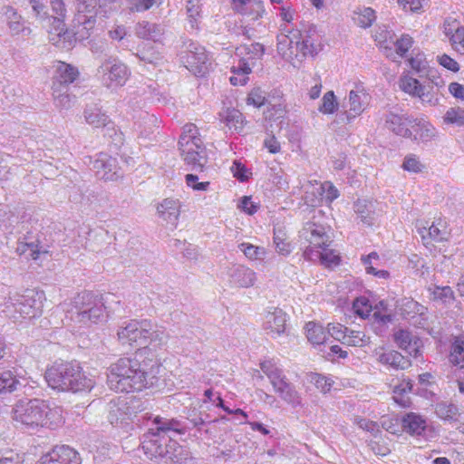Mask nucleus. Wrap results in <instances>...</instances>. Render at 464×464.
I'll use <instances>...</instances> for the list:
<instances>
[{
	"mask_svg": "<svg viewBox=\"0 0 464 464\" xmlns=\"http://www.w3.org/2000/svg\"><path fill=\"white\" fill-rule=\"evenodd\" d=\"M147 354V350H140L133 357H121L111 363L107 372L110 389L130 392L155 386L160 364L158 360Z\"/></svg>",
	"mask_w": 464,
	"mask_h": 464,
	"instance_id": "1",
	"label": "nucleus"
},
{
	"mask_svg": "<svg viewBox=\"0 0 464 464\" xmlns=\"http://www.w3.org/2000/svg\"><path fill=\"white\" fill-rule=\"evenodd\" d=\"M300 189H304L305 196L304 203L296 213L301 216L304 224L298 232V242L303 250V256L305 257L306 250H316L323 246H331L333 239L331 236V227L326 225L324 214L321 209L315 208L318 198L314 191V186L311 181L303 184L299 180Z\"/></svg>",
	"mask_w": 464,
	"mask_h": 464,
	"instance_id": "2",
	"label": "nucleus"
},
{
	"mask_svg": "<svg viewBox=\"0 0 464 464\" xmlns=\"http://www.w3.org/2000/svg\"><path fill=\"white\" fill-rule=\"evenodd\" d=\"M12 419L17 427L29 430L40 427L53 430L63 422L61 408H51L47 401L40 399L17 401L12 409Z\"/></svg>",
	"mask_w": 464,
	"mask_h": 464,
	"instance_id": "3",
	"label": "nucleus"
},
{
	"mask_svg": "<svg viewBox=\"0 0 464 464\" xmlns=\"http://www.w3.org/2000/svg\"><path fill=\"white\" fill-rule=\"evenodd\" d=\"M140 441L144 454L158 464H188V450L170 436L146 431Z\"/></svg>",
	"mask_w": 464,
	"mask_h": 464,
	"instance_id": "4",
	"label": "nucleus"
},
{
	"mask_svg": "<svg viewBox=\"0 0 464 464\" xmlns=\"http://www.w3.org/2000/svg\"><path fill=\"white\" fill-rule=\"evenodd\" d=\"M44 378L51 388L63 392L91 391L94 385V382L87 378L79 363L74 362H55L46 370Z\"/></svg>",
	"mask_w": 464,
	"mask_h": 464,
	"instance_id": "5",
	"label": "nucleus"
},
{
	"mask_svg": "<svg viewBox=\"0 0 464 464\" xmlns=\"http://www.w3.org/2000/svg\"><path fill=\"white\" fill-rule=\"evenodd\" d=\"M72 305L67 313L75 324L89 326L92 324L102 323L107 318L102 298L92 292L79 293L73 298Z\"/></svg>",
	"mask_w": 464,
	"mask_h": 464,
	"instance_id": "6",
	"label": "nucleus"
},
{
	"mask_svg": "<svg viewBox=\"0 0 464 464\" xmlns=\"http://www.w3.org/2000/svg\"><path fill=\"white\" fill-rule=\"evenodd\" d=\"M179 148L183 160L189 169L202 172L208 163V157L195 124L188 123L183 127L179 140Z\"/></svg>",
	"mask_w": 464,
	"mask_h": 464,
	"instance_id": "7",
	"label": "nucleus"
},
{
	"mask_svg": "<svg viewBox=\"0 0 464 464\" xmlns=\"http://www.w3.org/2000/svg\"><path fill=\"white\" fill-rule=\"evenodd\" d=\"M179 60L196 76H204L211 65L205 48L191 40L183 43Z\"/></svg>",
	"mask_w": 464,
	"mask_h": 464,
	"instance_id": "8",
	"label": "nucleus"
},
{
	"mask_svg": "<svg viewBox=\"0 0 464 464\" xmlns=\"http://www.w3.org/2000/svg\"><path fill=\"white\" fill-rule=\"evenodd\" d=\"M130 72L127 65L115 56L104 58L97 69V76L108 87L123 86Z\"/></svg>",
	"mask_w": 464,
	"mask_h": 464,
	"instance_id": "9",
	"label": "nucleus"
},
{
	"mask_svg": "<svg viewBox=\"0 0 464 464\" xmlns=\"http://www.w3.org/2000/svg\"><path fill=\"white\" fill-rule=\"evenodd\" d=\"M44 294L27 289L24 294L9 296L5 303L6 308H14V312L24 318H34L42 313V297Z\"/></svg>",
	"mask_w": 464,
	"mask_h": 464,
	"instance_id": "10",
	"label": "nucleus"
},
{
	"mask_svg": "<svg viewBox=\"0 0 464 464\" xmlns=\"http://www.w3.org/2000/svg\"><path fill=\"white\" fill-rule=\"evenodd\" d=\"M315 27L313 24H302V28H292V44L295 43L296 53L295 61L292 66H300L303 61L308 57H314L318 53L314 45Z\"/></svg>",
	"mask_w": 464,
	"mask_h": 464,
	"instance_id": "11",
	"label": "nucleus"
},
{
	"mask_svg": "<svg viewBox=\"0 0 464 464\" xmlns=\"http://www.w3.org/2000/svg\"><path fill=\"white\" fill-rule=\"evenodd\" d=\"M151 321L130 320L125 325L120 326L117 332L118 339L122 344L147 347V335L150 333Z\"/></svg>",
	"mask_w": 464,
	"mask_h": 464,
	"instance_id": "12",
	"label": "nucleus"
},
{
	"mask_svg": "<svg viewBox=\"0 0 464 464\" xmlns=\"http://www.w3.org/2000/svg\"><path fill=\"white\" fill-rule=\"evenodd\" d=\"M265 53V46L259 43L240 44L236 48L235 55L239 58L237 66L231 68L232 72L249 74L258 60Z\"/></svg>",
	"mask_w": 464,
	"mask_h": 464,
	"instance_id": "13",
	"label": "nucleus"
},
{
	"mask_svg": "<svg viewBox=\"0 0 464 464\" xmlns=\"http://www.w3.org/2000/svg\"><path fill=\"white\" fill-rule=\"evenodd\" d=\"M37 464H81V458L72 448L61 445L44 454Z\"/></svg>",
	"mask_w": 464,
	"mask_h": 464,
	"instance_id": "14",
	"label": "nucleus"
},
{
	"mask_svg": "<svg viewBox=\"0 0 464 464\" xmlns=\"http://www.w3.org/2000/svg\"><path fill=\"white\" fill-rule=\"evenodd\" d=\"M99 0H78L77 14L73 19L74 27L82 26L86 31L93 28Z\"/></svg>",
	"mask_w": 464,
	"mask_h": 464,
	"instance_id": "15",
	"label": "nucleus"
},
{
	"mask_svg": "<svg viewBox=\"0 0 464 464\" xmlns=\"http://www.w3.org/2000/svg\"><path fill=\"white\" fill-rule=\"evenodd\" d=\"M263 372L269 378L276 392L285 401L290 400V385L282 371L271 362L260 364Z\"/></svg>",
	"mask_w": 464,
	"mask_h": 464,
	"instance_id": "16",
	"label": "nucleus"
},
{
	"mask_svg": "<svg viewBox=\"0 0 464 464\" xmlns=\"http://www.w3.org/2000/svg\"><path fill=\"white\" fill-rule=\"evenodd\" d=\"M92 169L105 180H116L121 176L116 159L106 153H100L97 159L92 161Z\"/></svg>",
	"mask_w": 464,
	"mask_h": 464,
	"instance_id": "17",
	"label": "nucleus"
},
{
	"mask_svg": "<svg viewBox=\"0 0 464 464\" xmlns=\"http://www.w3.org/2000/svg\"><path fill=\"white\" fill-rule=\"evenodd\" d=\"M412 122L413 118L407 114H398L392 111L385 114V127L394 134L403 138H411V124Z\"/></svg>",
	"mask_w": 464,
	"mask_h": 464,
	"instance_id": "18",
	"label": "nucleus"
},
{
	"mask_svg": "<svg viewBox=\"0 0 464 464\" xmlns=\"http://www.w3.org/2000/svg\"><path fill=\"white\" fill-rule=\"evenodd\" d=\"M152 424L155 426L150 428L147 431H153L160 435L169 436V433L178 435H184L188 431V427L183 421L175 418H166L161 416H155L152 419Z\"/></svg>",
	"mask_w": 464,
	"mask_h": 464,
	"instance_id": "19",
	"label": "nucleus"
},
{
	"mask_svg": "<svg viewBox=\"0 0 464 464\" xmlns=\"http://www.w3.org/2000/svg\"><path fill=\"white\" fill-rule=\"evenodd\" d=\"M108 420L111 425H118L130 419L133 411L129 405L126 398H115L110 401L107 405Z\"/></svg>",
	"mask_w": 464,
	"mask_h": 464,
	"instance_id": "20",
	"label": "nucleus"
},
{
	"mask_svg": "<svg viewBox=\"0 0 464 464\" xmlns=\"http://www.w3.org/2000/svg\"><path fill=\"white\" fill-rule=\"evenodd\" d=\"M78 76L79 72L76 67L59 62L53 79L52 90H58V88L69 89V84L72 83Z\"/></svg>",
	"mask_w": 464,
	"mask_h": 464,
	"instance_id": "21",
	"label": "nucleus"
},
{
	"mask_svg": "<svg viewBox=\"0 0 464 464\" xmlns=\"http://www.w3.org/2000/svg\"><path fill=\"white\" fill-rule=\"evenodd\" d=\"M280 14L284 20V24L280 25V33L276 36V51L278 55L285 61H288L290 58V29L288 28L287 23L290 22V18H288V11L285 8H282Z\"/></svg>",
	"mask_w": 464,
	"mask_h": 464,
	"instance_id": "22",
	"label": "nucleus"
},
{
	"mask_svg": "<svg viewBox=\"0 0 464 464\" xmlns=\"http://www.w3.org/2000/svg\"><path fill=\"white\" fill-rule=\"evenodd\" d=\"M331 246H323L316 250H306L305 259L310 261H320L326 266H337L340 263L339 254Z\"/></svg>",
	"mask_w": 464,
	"mask_h": 464,
	"instance_id": "23",
	"label": "nucleus"
},
{
	"mask_svg": "<svg viewBox=\"0 0 464 464\" xmlns=\"http://www.w3.org/2000/svg\"><path fill=\"white\" fill-rule=\"evenodd\" d=\"M393 338L398 347L406 351L411 356L417 358L420 355V340L411 332L400 329L394 333Z\"/></svg>",
	"mask_w": 464,
	"mask_h": 464,
	"instance_id": "24",
	"label": "nucleus"
},
{
	"mask_svg": "<svg viewBox=\"0 0 464 464\" xmlns=\"http://www.w3.org/2000/svg\"><path fill=\"white\" fill-rule=\"evenodd\" d=\"M164 33V27L160 24L149 21L139 22L135 26V34L139 38L150 40L155 43L161 40Z\"/></svg>",
	"mask_w": 464,
	"mask_h": 464,
	"instance_id": "25",
	"label": "nucleus"
},
{
	"mask_svg": "<svg viewBox=\"0 0 464 464\" xmlns=\"http://www.w3.org/2000/svg\"><path fill=\"white\" fill-rule=\"evenodd\" d=\"M365 98V93L351 91L349 93V111H344L339 116L340 121L349 123L353 119L360 115L364 111Z\"/></svg>",
	"mask_w": 464,
	"mask_h": 464,
	"instance_id": "26",
	"label": "nucleus"
},
{
	"mask_svg": "<svg viewBox=\"0 0 464 464\" xmlns=\"http://www.w3.org/2000/svg\"><path fill=\"white\" fill-rule=\"evenodd\" d=\"M401 427L403 431L411 436H420L425 431L427 423L420 414L409 412L401 418Z\"/></svg>",
	"mask_w": 464,
	"mask_h": 464,
	"instance_id": "27",
	"label": "nucleus"
},
{
	"mask_svg": "<svg viewBox=\"0 0 464 464\" xmlns=\"http://www.w3.org/2000/svg\"><path fill=\"white\" fill-rule=\"evenodd\" d=\"M411 130L412 131L411 139L414 141L428 142L436 135L435 128L430 122L420 119L413 118Z\"/></svg>",
	"mask_w": 464,
	"mask_h": 464,
	"instance_id": "28",
	"label": "nucleus"
},
{
	"mask_svg": "<svg viewBox=\"0 0 464 464\" xmlns=\"http://www.w3.org/2000/svg\"><path fill=\"white\" fill-rule=\"evenodd\" d=\"M158 213L160 218L169 224L172 227H176L179 217V203L178 200L166 198L158 206Z\"/></svg>",
	"mask_w": 464,
	"mask_h": 464,
	"instance_id": "29",
	"label": "nucleus"
},
{
	"mask_svg": "<svg viewBox=\"0 0 464 464\" xmlns=\"http://www.w3.org/2000/svg\"><path fill=\"white\" fill-rule=\"evenodd\" d=\"M85 121L94 127H106L111 123L109 116L97 104L87 105L83 111Z\"/></svg>",
	"mask_w": 464,
	"mask_h": 464,
	"instance_id": "30",
	"label": "nucleus"
},
{
	"mask_svg": "<svg viewBox=\"0 0 464 464\" xmlns=\"http://www.w3.org/2000/svg\"><path fill=\"white\" fill-rule=\"evenodd\" d=\"M232 283L240 287H250L254 285L256 276V273L244 266H237L234 267L230 273Z\"/></svg>",
	"mask_w": 464,
	"mask_h": 464,
	"instance_id": "31",
	"label": "nucleus"
},
{
	"mask_svg": "<svg viewBox=\"0 0 464 464\" xmlns=\"http://www.w3.org/2000/svg\"><path fill=\"white\" fill-rule=\"evenodd\" d=\"M25 386L14 372L6 370L0 372V395L14 392Z\"/></svg>",
	"mask_w": 464,
	"mask_h": 464,
	"instance_id": "32",
	"label": "nucleus"
},
{
	"mask_svg": "<svg viewBox=\"0 0 464 464\" xmlns=\"http://www.w3.org/2000/svg\"><path fill=\"white\" fill-rule=\"evenodd\" d=\"M286 314L281 309H276L266 316L265 328L271 333L280 335L285 330Z\"/></svg>",
	"mask_w": 464,
	"mask_h": 464,
	"instance_id": "33",
	"label": "nucleus"
},
{
	"mask_svg": "<svg viewBox=\"0 0 464 464\" xmlns=\"http://www.w3.org/2000/svg\"><path fill=\"white\" fill-rule=\"evenodd\" d=\"M434 411L439 419L449 422L458 421L459 417L461 415L459 407L456 404L448 401L437 402L435 404Z\"/></svg>",
	"mask_w": 464,
	"mask_h": 464,
	"instance_id": "34",
	"label": "nucleus"
},
{
	"mask_svg": "<svg viewBox=\"0 0 464 464\" xmlns=\"http://www.w3.org/2000/svg\"><path fill=\"white\" fill-rule=\"evenodd\" d=\"M220 120L231 130L239 132L243 130L245 118L238 110L227 108L219 113Z\"/></svg>",
	"mask_w": 464,
	"mask_h": 464,
	"instance_id": "35",
	"label": "nucleus"
},
{
	"mask_svg": "<svg viewBox=\"0 0 464 464\" xmlns=\"http://www.w3.org/2000/svg\"><path fill=\"white\" fill-rule=\"evenodd\" d=\"M27 251L33 259H37L40 254L47 252L40 246L38 239H34L30 236H24L23 238L20 237L18 239L17 252L25 254Z\"/></svg>",
	"mask_w": 464,
	"mask_h": 464,
	"instance_id": "36",
	"label": "nucleus"
},
{
	"mask_svg": "<svg viewBox=\"0 0 464 464\" xmlns=\"http://www.w3.org/2000/svg\"><path fill=\"white\" fill-rule=\"evenodd\" d=\"M274 244L277 253L287 256L290 253V240L286 227L276 224L274 227Z\"/></svg>",
	"mask_w": 464,
	"mask_h": 464,
	"instance_id": "37",
	"label": "nucleus"
},
{
	"mask_svg": "<svg viewBox=\"0 0 464 464\" xmlns=\"http://www.w3.org/2000/svg\"><path fill=\"white\" fill-rule=\"evenodd\" d=\"M379 360L382 363L389 364L396 370H405L411 365V360L397 351L384 353L380 355Z\"/></svg>",
	"mask_w": 464,
	"mask_h": 464,
	"instance_id": "38",
	"label": "nucleus"
},
{
	"mask_svg": "<svg viewBox=\"0 0 464 464\" xmlns=\"http://www.w3.org/2000/svg\"><path fill=\"white\" fill-rule=\"evenodd\" d=\"M306 337L314 345H320L328 340L326 330L320 324L309 322L305 325Z\"/></svg>",
	"mask_w": 464,
	"mask_h": 464,
	"instance_id": "39",
	"label": "nucleus"
},
{
	"mask_svg": "<svg viewBox=\"0 0 464 464\" xmlns=\"http://www.w3.org/2000/svg\"><path fill=\"white\" fill-rule=\"evenodd\" d=\"M375 19V11L371 7L358 8V10L354 11L353 14L354 24L361 28H368L372 26Z\"/></svg>",
	"mask_w": 464,
	"mask_h": 464,
	"instance_id": "40",
	"label": "nucleus"
},
{
	"mask_svg": "<svg viewBox=\"0 0 464 464\" xmlns=\"http://www.w3.org/2000/svg\"><path fill=\"white\" fill-rule=\"evenodd\" d=\"M237 12L243 14L248 21H256L262 17L265 8L261 0H251L244 7L238 8Z\"/></svg>",
	"mask_w": 464,
	"mask_h": 464,
	"instance_id": "41",
	"label": "nucleus"
},
{
	"mask_svg": "<svg viewBox=\"0 0 464 464\" xmlns=\"http://www.w3.org/2000/svg\"><path fill=\"white\" fill-rule=\"evenodd\" d=\"M69 89L53 90L54 104L60 110H69L75 102L76 97L68 92Z\"/></svg>",
	"mask_w": 464,
	"mask_h": 464,
	"instance_id": "42",
	"label": "nucleus"
},
{
	"mask_svg": "<svg viewBox=\"0 0 464 464\" xmlns=\"http://www.w3.org/2000/svg\"><path fill=\"white\" fill-rule=\"evenodd\" d=\"M238 248L249 260H264L266 256V248L252 245L250 243H240L238 245Z\"/></svg>",
	"mask_w": 464,
	"mask_h": 464,
	"instance_id": "43",
	"label": "nucleus"
},
{
	"mask_svg": "<svg viewBox=\"0 0 464 464\" xmlns=\"http://www.w3.org/2000/svg\"><path fill=\"white\" fill-rule=\"evenodd\" d=\"M422 240L425 244H430L431 241L441 242L445 239L446 232L441 231L437 226L432 224L429 227H422L420 229Z\"/></svg>",
	"mask_w": 464,
	"mask_h": 464,
	"instance_id": "44",
	"label": "nucleus"
},
{
	"mask_svg": "<svg viewBox=\"0 0 464 464\" xmlns=\"http://www.w3.org/2000/svg\"><path fill=\"white\" fill-rule=\"evenodd\" d=\"M370 343V338L361 331L348 330L343 343L350 346L362 347Z\"/></svg>",
	"mask_w": 464,
	"mask_h": 464,
	"instance_id": "45",
	"label": "nucleus"
},
{
	"mask_svg": "<svg viewBox=\"0 0 464 464\" xmlns=\"http://www.w3.org/2000/svg\"><path fill=\"white\" fill-rule=\"evenodd\" d=\"M338 102L333 91H329L324 93L322 99V103L318 110L324 114H333L336 111Z\"/></svg>",
	"mask_w": 464,
	"mask_h": 464,
	"instance_id": "46",
	"label": "nucleus"
},
{
	"mask_svg": "<svg viewBox=\"0 0 464 464\" xmlns=\"http://www.w3.org/2000/svg\"><path fill=\"white\" fill-rule=\"evenodd\" d=\"M400 86L403 92L412 96H417L420 91L423 90L421 88L422 84L417 79L408 75L401 77Z\"/></svg>",
	"mask_w": 464,
	"mask_h": 464,
	"instance_id": "47",
	"label": "nucleus"
},
{
	"mask_svg": "<svg viewBox=\"0 0 464 464\" xmlns=\"http://www.w3.org/2000/svg\"><path fill=\"white\" fill-rule=\"evenodd\" d=\"M138 56L141 61L154 65L160 64L163 59L161 53L159 51H155L152 47L140 50Z\"/></svg>",
	"mask_w": 464,
	"mask_h": 464,
	"instance_id": "48",
	"label": "nucleus"
},
{
	"mask_svg": "<svg viewBox=\"0 0 464 464\" xmlns=\"http://www.w3.org/2000/svg\"><path fill=\"white\" fill-rule=\"evenodd\" d=\"M409 63L411 69L420 77L428 72V62L423 53H417L416 56L409 59Z\"/></svg>",
	"mask_w": 464,
	"mask_h": 464,
	"instance_id": "49",
	"label": "nucleus"
},
{
	"mask_svg": "<svg viewBox=\"0 0 464 464\" xmlns=\"http://www.w3.org/2000/svg\"><path fill=\"white\" fill-rule=\"evenodd\" d=\"M375 311L372 314V317L378 321L379 323L382 324H386L387 323H390L393 319V315L391 314H387V304L385 301L382 300L380 301L375 307Z\"/></svg>",
	"mask_w": 464,
	"mask_h": 464,
	"instance_id": "50",
	"label": "nucleus"
},
{
	"mask_svg": "<svg viewBox=\"0 0 464 464\" xmlns=\"http://www.w3.org/2000/svg\"><path fill=\"white\" fill-rule=\"evenodd\" d=\"M444 121L458 126L464 125V110L459 107L449 109L444 116Z\"/></svg>",
	"mask_w": 464,
	"mask_h": 464,
	"instance_id": "51",
	"label": "nucleus"
},
{
	"mask_svg": "<svg viewBox=\"0 0 464 464\" xmlns=\"http://www.w3.org/2000/svg\"><path fill=\"white\" fill-rule=\"evenodd\" d=\"M150 333L147 335V338H146L147 345L149 343H154L157 345H160L166 341V339L168 337L165 331L161 328H159L152 322H151V329L150 330Z\"/></svg>",
	"mask_w": 464,
	"mask_h": 464,
	"instance_id": "52",
	"label": "nucleus"
},
{
	"mask_svg": "<svg viewBox=\"0 0 464 464\" xmlns=\"http://www.w3.org/2000/svg\"><path fill=\"white\" fill-rule=\"evenodd\" d=\"M402 168L409 172L419 173L423 170L425 166L419 160L416 155L410 154L405 157Z\"/></svg>",
	"mask_w": 464,
	"mask_h": 464,
	"instance_id": "53",
	"label": "nucleus"
},
{
	"mask_svg": "<svg viewBox=\"0 0 464 464\" xmlns=\"http://www.w3.org/2000/svg\"><path fill=\"white\" fill-rule=\"evenodd\" d=\"M433 298L442 303H450L454 299V293L450 286H435L432 292Z\"/></svg>",
	"mask_w": 464,
	"mask_h": 464,
	"instance_id": "54",
	"label": "nucleus"
},
{
	"mask_svg": "<svg viewBox=\"0 0 464 464\" xmlns=\"http://www.w3.org/2000/svg\"><path fill=\"white\" fill-rule=\"evenodd\" d=\"M349 328L343 326L341 324H328L327 325V336H332L335 340L342 341L345 340Z\"/></svg>",
	"mask_w": 464,
	"mask_h": 464,
	"instance_id": "55",
	"label": "nucleus"
},
{
	"mask_svg": "<svg viewBox=\"0 0 464 464\" xmlns=\"http://www.w3.org/2000/svg\"><path fill=\"white\" fill-rule=\"evenodd\" d=\"M208 414L197 412L195 410L188 413L187 419L193 428H196L198 431L201 430V426L211 420H208Z\"/></svg>",
	"mask_w": 464,
	"mask_h": 464,
	"instance_id": "56",
	"label": "nucleus"
},
{
	"mask_svg": "<svg viewBox=\"0 0 464 464\" xmlns=\"http://www.w3.org/2000/svg\"><path fill=\"white\" fill-rule=\"evenodd\" d=\"M5 15L10 20L8 22L9 28L15 34H18L21 31V24H20V15L17 14L15 10L12 6H5Z\"/></svg>",
	"mask_w": 464,
	"mask_h": 464,
	"instance_id": "57",
	"label": "nucleus"
},
{
	"mask_svg": "<svg viewBox=\"0 0 464 464\" xmlns=\"http://www.w3.org/2000/svg\"><path fill=\"white\" fill-rule=\"evenodd\" d=\"M29 3L36 17L40 19L49 17L45 0H29Z\"/></svg>",
	"mask_w": 464,
	"mask_h": 464,
	"instance_id": "58",
	"label": "nucleus"
},
{
	"mask_svg": "<svg viewBox=\"0 0 464 464\" xmlns=\"http://www.w3.org/2000/svg\"><path fill=\"white\" fill-rule=\"evenodd\" d=\"M423 90L420 91L417 97H419L423 102H427L430 105H435L438 99L435 97L433 87L430 84L422 85Z\"/></svg>",
	"mask_w": 464,
	"mask_h": 464,
	"instance_id": "59",
	"label": "nucleus"
},
{
	"mask_svg": "<svg viewBox=\"0 0 464 464\" xmlns=\"http://www.w3.org/2000/svg\"><path fill=\"white\" fill-rule=\"evenodd\" d=\"M316 190L319 195H322L323 192L325 193L326 198L330 201L339 197L338 189L331 182L321 184Z\"/></svg>",
	"mask_w": 464,
	"mask_h": 464,
	"instance_id": "60",
	"label": "nucleus"
},
{
	"mask_svg": "<svg viewBox=\"0 0 464 464\" xmlns=\"http://www.w3.org/2000/svg\"><path fill=\"white\" fill-rule=\"evenodd\" d=\"M50 4L53 12L56 15L54 19L57 20L59 24H62L66 14L63 0H50Z\"/></svg>",
	"mask_w": 464,
	"mask_h": 464,
	"instance_id": "61",
	"label": "nucleus"
},
{
	"mask_svg": "<svg viewBox=\"0 0 464 464\" xmlns=\"http://www.w3.org/2000/svg\"><path fill=\"white\" fill-rule=\"evenodd\" d=\"M155 0H128L129 8L132 12H143L150 9Z\"/></svg>",
	"mask_w": 464,
	"mask_h": 464,
	"instance_id": "62",
	"label": "nucleus"
},
{
	"mask_svg": "<svg viewBox=\"0 0 464 464\" xmlns=\"http://www.w3.org/2000/svg\"><path fill=\"white\" fill-rule=\"evenodd\" d=\"M231 171L233 176L239 181H246L249 179L246 168L237 160L233 162Z\"/></svg>",
	"mask_w": 464,
	"mask_h": 464,
	"instance_id": "63",
	"label": "nucleus"
},
{
	"mask_svg": "<svg viewBox=\"0 0 464 464\" xmlns=\"http://www.w3.org/2000/svg\"><path fill=\"white\" fill-rule=\"evenodd\" d=\"M412 45V39L409 35H402L395 43L396 53L403 56Z\"/></svg>",
	"mask_w": 464,
	"mask_h": 464,
	"instance_id": "64",
	"label": "nucleus"
}]
</instances>
